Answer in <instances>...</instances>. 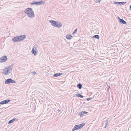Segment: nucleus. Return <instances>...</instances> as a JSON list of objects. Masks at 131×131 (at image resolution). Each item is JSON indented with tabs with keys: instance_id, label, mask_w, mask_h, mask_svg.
I'll use <instances>...</instances> for the list:
<instances>
[{
	"instance_id": "obj_1",
	"label": "nucleus",
	"mask_w": 131,
	"mask_h": 131,
	"mask_svg": "<svg viewBox=\"0 0 131 131\" xmlns=\"http://www.w3.org/2000/svg\"><path fill=\"white\" fill-rule=\"evenodd\" d=\"M24 12L25 13L27 14L29 17L32 18L35 17L34 11L32 10L31 8H27L25 10Z\"/></svg>"
},
{
	"instance_id": "obj_2",
	"label": "nucleus",
	"mask_w": 131,
	"mask_h": 131,
	"mask_svg": "<svg viewBox=\"0 0 131 131\" xmlns=\"http://www.w3.org/2000/svg\"><path fill=\"white\" fill-rule=\"evenodd\" d=\"M11 66L12 65L10 66L7 67L6 68L4 69L2 72L3 74L6 75L11 72L12 70Z\"/></svg>"
},
{
	"instance_id": "obj_3",
	"label": "nucleus",
	"mask_w": 131,
	"mask_h": 131,
	"mask_svg": "<svg viewBox=\"0 0 131 131\" xmlns=\"http://www.w3.org/2000/svg\"><path fill=\"white\" fill-rule=\"evenodd\" d=\"M50 22L51 23L52 25L57 27L60 28L62 25L61 23L60 22L58 23V22L54 20H50Z\"/></svg>"
},
{
	"instance_id": "obj_4",
	"label": "nucleus",
	"mask_w": 131,
	"mask_h": 131,
	"mask_svg": "<svg viewBox=\"0 0 131 131\" xmlns=\"http://www.w3.org/2000/svg\"><path fill=\"white\" fill-rule=\"evenodd\" d=\"M10 83H15L16 82L13 80L12 79L10 78L7 79L6 80H5V84H8Z\"/></svg>"
},
{
	"instance_id": "obj_5",
	"label": "nucleus",
	"mask_w": 131,
	"mask_h": 131,
	"mask_svg": "<svg viewBox=\"0 0 131 131\" xmlns=\"http://www.w3.org/2000/svg\"><path fill=\"white\" fill-rule=\"evenodd\" d=\"M7 59V57L6 56H4L2 58H0V62H2L6 61Z\"/></svg>"
},
{
	"instance_id": "obj_6",
	"label": "nucleus",
	"mask_w": 131,
	"mask_h": 131,
	"mask_svg": "<svg viewBox=\"0 0 131 131\" xmlns=\"http://www.w3.org/2000/svg\"><path fill=\"white\" fill-rule=\"evenodd\" d=\"M36 50L37 49L35 46H34L31 50V52L34 55H36L37 54Z\"/></svg>"
},
{
	"instance_id": "obj_7",
	"label": "nucleus",
	"mask_w": 131,
	"mask_h": 131,
	"mask_svg": "<svg viewBox=\"0 0 131 131\" xmlns=\"http://www.w3.org/2000/svg\"><path fill=\"white\" fill-rule=\"evenodd\" d=\"M18 38L19 39V41L23 40L26 38V36L25 35H22L18 36Z\"/></svg>"
},
{
	"instance_id": "obj_8",
	"label": "nucleus",
	"mask_w": 131,
	"mask_h": 131,
	"mask_svg": "<svg viewBox=\"0 0 131 131\" xmlns=\"http://www.w3.org/2000/svg\"><path fill=\"white\" fill-rule=\"evenodd\" d=\"M10 102V100L9 99L4 100L0 102V104H7Z\"/></svg>"
},
{
	"instance_id": "obj_9",
	"label": "nucleus",
	"mask_w": 131,
	"mask_h": 131,
	"mask_svg": "<svg viewBox=\"0 0 131 131\" xmlns=\"http://www.w3.org/2000/svg\"><path fill=\"white\" fill-rule=\"evenodd\" d=\"M19 39L18 38V36L14 37L12 39V41L14 42H18L19 41Z\"/></svg>"
},
{
	"instance_id": "obj_10",
	"label": "nucleus",
	"mask_w": 131,
	"mask_h": 131,
	"mask_svg": "<svg viewBox=\"0 0 131 131\" xmlns=\"http://www.w3.org/2000/svg\"><path fill=\"white\" fill-rule=\"evenodd\" d=\"M88 112L86 111H82L80 112L79 113V115H80L81 117H82L83 116L84 114H87Z\"/></svg>"
},
{
	"instance_id": "obj_11",
	"label": "nucleus",
	"mask_w": 131,
	"mask_h": 131,
	"mask_svg": "<svg viewBox=\"0 0 131 131\" xmlns=\"http://www.w3.org/2000/svg\"><path fill=\"white\" fill-rule=\"evenodd\" d=\"M37 6H38L41 4H43L45 3V2L44 1H41L39 2L37 1Z\"/></svg>"
},
{
	"instance_id": "obj_12",
	"label": "nucleus",
	"mask_w": 131,
	"mask_h": 131,
	"mask_svg": "<svg viewBox=\"0 0 131 131\" xmlns=\"http://www.w3.org/2000/svg\"><path fill=\"white\" fill-rule=\"evenodd\" d=\"M119 22L121 23L122 24H126V22L124 20L122 19H120L119 20Z\"/></svg>"
},
{
	"instance_id": "obj_13",
	"label": "nucleus",
	"mask_w": 131,
	"mask_h": 131,
	"mask_svg": "<svg viewBox=\"0 0 131 131\" xmlns=\"http://www.w3.org/2000/svg\"><path fill=\"white\" fill-rule=\"evenodd\" d=\"M110 119V118H107V120L106 121L105 123V125L104 127L105 128L107 126V125L108 124V123L109 122H110V121L109 120Z\"/></svg>"
},
{
	"instance_id": "obj_14",
	"label": "nucleus",
	"mask_w": 131,
	"mask_h": 131,
	"mask_svg": "<svg viewBox=\"0 0 131 131\" xmlns=\"http://www.w3.org/2000/svg\"><path fill=\"white\" fill-rule=\"evenodd\" d=\"M66 38L70 40L73 38V37L70 35H67L66 36Z\"/></svg>"
},
{
	"instance_id": "obj_15",
	"label": "nucleus",
	"mask_w": 131,
	"mask_h": 131,
	"mask_svg": "<svg viewBox=\"0 0 131 131\" xmlns=\"http://www.w3.org/2000/svg\"><path fill=\"white\" fill-rule=\"evenodd\" d=\"M78 127V126L77 125H75L74 127L72 129V131H74V130L79 129Z\"/></svg>"
},
{
	"instance_id": "obj_16",
	"label": "nucleus",
	"mask_w": 131,
	"mask_h": 131,
	"mask_svg": "<svg viewBox=\"0 0 131 131\" xmlns=\"http://www.w3.org/2000/svg\"><path fill=\"white\" fill-rule=\"evenodd\" d=\"M16 119V118H14L13 119H11L8 122V124H10L12 123Z\"/></svg>"
},
{
	"instance_id": "obj_17",
	"label": "nucleus",
	"mask_w": 131,
	"mask_h": 131,
	"mask_svg": "<svg viewBox=\"0 0 131 131\" xmlns=\"http://www.w3.org/2000/svg\"><path fill=\"white\" fill-rule=\"evenodd\" d=\"M75 95L77 96L80 97V98H83V97L84 96H83L81 94L79 93L77 94H75Z\"/></svg>"
},
{
	"instance_id": "obj_18",
	"label": "nucleus",
	"mask_w": 131,
	"mask_h": 131,
	"mask_svg": "<svg viewBox=\"0 0 131 131\" xmlns=\"http://www.w3.org/2000/svg\"><path fill=\"white\" fill-rule=\"evenodd\" d=\"M77 86L80 89H81L82 87V84L80 83L78 84L77 85Z\"/></svg>"
},
{
	"instance_id": "obj_19",
	"label": "nucleus",
	"mask_w": 131,
	"mask_h": 131,
	"mask_svg": "<svg viewBox=\"0 0 131 131\" xmlns=\"http://www.w3.org/2000/svg\"><path fill=\"white\" fill-rule=\"evenodd\" d=\"M30 3L31 4V5H33L34 4H35L36 6H37V1L36 2H33Z\"/></svg>"
},
{
	"instance_id": "obj_20",
	"label": "nucleus",
	"mask_w": 131,
	"mask_h": 131,
	"mask_svg": "<svg viewBox=\"0 0 131 131\" xmlns=\"http://www.w3.org/2000/svg\"><path fill=\"white\" fill-rule=\"evenodd\" d=\"M92 37L98 39L99 38V36L98 35H96L93 37Z\"/></svg>"
},
{
	"instance_id": "obj_21",
	"label": "nucleus",
	"mask_w": 131,
	"mask_h": 131,
	"mask_svg": "<svg viewBox=\"0 0 131 131\" xmlns=\"http://www.w3.org/2000/svg\"><path fill=\"white\" fill-rule=\"evenodd\" d=\"M126 3V2H118V4H120V5H123L125 4Z\"/></svg>"
},
{
	"instance_id": "obj_22",
	"label": "nucleus",
	"mask_w": 131,
	"mask_h": 131,
	"mask_svg": "<svg viewBox=\"0 0 131 131\" xmlns=\"http://www.w3.org/2000/svg\"><path fill=\"white\" fill-rule=\"evenodd\" d=\"M85 124L84 123H82L79 124V125L81 128H82L85 125Z\"/></svg>"
},
{
	"instance_id": "obj_23",
	"label": "nucleus",
	"mask_w": 131,
	"mask_h": 131,
	"mask_svg": "<svg viewBox=\"0 0 131 131\" xmlns=\"http://www.w3.org/2000/svg\"><path fill=\"white\" fill-rule=\"evenodd\" d=\"M58 76V73H56V74H54L53 75V77H57Z\"/></svg>"
},
{
	"instance_id": "obj_24",
	"label": "nucleus",
	"mask_w": 131,
	"mask_h": 131,
	"mask_svg": "<svg viewBox=\"0 0 131 131\" xmlns=\"http://www.w3.org/2000/svg\"><path fill=\"white\" fill-rule=\"evenodd\" d=\"M31 73H32V74H34V75H35V74H36V72H35V71H33V72H32Z\"/></svg>"
},
{
	"instance_id": "obj_25",
	"label": "nucleus",
	"mask_w": 131,
	"mask_h": 131,
	"mask_svg": "<svg viewBox=\"0 0 131 131\" xmlns=\"http://www.w3.org/2000/svg\"><path fill=\"white\" fill-rule=\"evenodd\" d=\"M101 1V0H96V2L97 3L100 2Z\"/></svg>"
},
{
	"instance_id": "obj_26",
	"label": "nucleus",
	"mask_w": 131,
	"mask_h": 131,
	"mask_svg": "<svg viewBox=\"0 0 131 131\" xmlns=\"http://www.w3.org/2000/svg\"><path fill=\"white\" fill-rule=\"evenodd\" d=\"M58 76H60L61 75H62V74H63L62 73H58Z\"/></svg>"
},
{
	"instance_id": "obj_27",
	"label": "nucleus",
	"mask_w": 131,
	"mask_h": 131,
	"mask_svg": "<svg viewBox=\"0 0 131 131\" xmlns=\"http://www.w3.org/2000/svg\"><path fill=\"white\" fill-rule=\"evenodd\" d=\"M77 30V29H76L74 31L73 34L76 33Z\"/></svg>"
},
{
	"instance_id": "obj_28",
	"label": "nucleus",
	"mask_w": 131,
	"mask_h": 131,
	"mask_svg": "<svg viewBox=\"0 0 131 131\" xmlns=\"http://www.w3.org/2000/svg\"><path fill=\"white\" fill-rule=\"evenodd\" d=\"M77 126H78V129H80L81 128V127H80L79 125H77Z\"/></svg>"
},
{
	"instance_id": "obj_29",
	"label": "nucleus",
	"mask_w": 131,
	"mask_h": 131,
	"mask_svg": "<svg viewBox=\"0 0 131 131\" xmlns=\"http://www.w3.org/2000/svg\"><path fill=\"white\" fill-rule=\"evenodd\" d=\"M91 99H92V98H88L86 100L88 101H89Z\"/></svg>"
},
{
	"instance_id": "obj_30",
	"label": "nucleus",
	"mask_w": 131,
	"mask_h": 131,
	"mask_svg": "<svg viewBox=\"0 0 131 131\" xmlns=\"http://www.w3.org/2000/svg\"><path fill=\"white\" fill-rule=\"evenodd\" d=\"M114 4H118V2H114Z\"/></svg>"
},
{
	"instance_id": "obj_31",
	"label": "nucleus",
	"mask_w": 131,
	"mask_h": 131,
	"mask_svg": "<svg viewBox=\"0 0 131 131\" xmlns=\"http://www.w3.org/2000/svg\"><path fill=\"white\" fill-rule=\"evenodd\" d=\"M118 19H119H119H121L118 16Z\"/></svg>"
},
{
	"instance_id": "obj_32",
	"label": "nucleus",
	"mask_w": 131,
	"mask_h": 131,
	"mask_svg": "<svg viewBox=\"0 0 131 131\" xmlns=\"http://www.w3.org/2000/svg\"><path fill=\"white\" fill-rule=\"evenodd\" d=\"M129 8L131 9V5L129 6Z\"/></svg>"
},
{
	"instance_id": "obj_33",
	"label": "nucleus",
	"mask_w": 131,
	"mask_h": 131,
	"mask_svg": "<svg viewBox=\"0 0 131 131\" xmlns=\"http://www.w3.org/2000/svg\"><path fill=\"white\" fill-rule=\"evenodd\" d=\"M58 111H60V110H59H59H58Z\"/></svg>"
},
{
	"instance_id": "obj_34",
	"label": "nucleus",
	"mask_w": 131,
	"mask_h": 131,
	"mask_svg": "<svg viewBox=\"0 0 131 131\" xmlns=\"http://www.w3.org/2000/svg\"><path fill=\"white\" fill-rule=\"evenodd\" d=\"M130 72H131V71H130Z\"/></svg>"
}]
</instances>
